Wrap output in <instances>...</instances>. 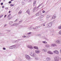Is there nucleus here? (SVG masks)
<instances>
[{
	"label": "nucleus",
	"instance_id": "obj_1",
	"mask_svg": "<svg viewBox=\"0 0 61 61\" xmlns=\"http://www.w3.org/2000/svg\"><path fill=\"white\" fill-rule=\"evenodd\" d=\"M30 56H33V57H36V54L34 53V52H31L30 53Z\"/></svg>",
	"mask_w": 61,
	"mask_h": 61
},
{
	"label": "nucleus",
	"instance_id": "obj_2",
	"mask_svg": "<svg viewBox=\"0 0 61 61\" xmlns=\"http://www.w3.org/2000/svg\"><path fill=\"white\" fill-rule=\"evenodd\" d=\"M25 58L27 60H30V57L29 55H25Z\"/></svg>",
	"mask_w": 61,
	"mask_h": 61
},
{
	"label": "nucleus",
	"instance_id": "obj_3",
	"mask_svg": "<svg viewBox=\"0 0 61 61\" xmlns=\"http://www.w3.org/2000/svg\"><path fill=\"white\" fill-rule=\"evenodd\" d=\"M52 22H51L48 24L47 26L48 27H51L52 26Z\"/></svg>",
	"mask_w": 61,
	"mask_h": 61
},
{
	"label": "nucleus",
	"instance_id": "obj_4",
	"mask_svg": "<svg viewBox=\"0 0 61 61\" xmlns=\"http://www.w3.org/2000/svg\"><path fill=\"white\" fill-rule=\"evenodd\" d=\"M53 52L56 55H58L59 54V51L57 50L54 51Z\"/></svg>",
	"mask_w": 61,
	"mask_h": 61
},
{
	"label": "nucleus",
	"instance_id": "obj_5",
	"mask_svg": "<svg viewBox=\"0 0 61 61\" xmlns=\"http://www.w3.org/2000/svg\"><path fill=\"white\" fill-rule=\"evenodd\" d=\"M47 54H50V55H53L54 54L53 52H52V51H49L47 52Z\"/></svg>",
	"mask_w": 61,
	"mask_h": 61
},
{
	"label": "nucleus",
	"instance_id": "obj_6",
	"mask_svg": "<svg viewBox=\"0 0 61 61\" xmlns=\"http://www.w3.org/2000/svg\"><path fill=\"white\" fill-rule=\"evenodd\" d=\"M41 51L40 50H35V53H36L37 54H39V53H40Z\"/></svg>",
	"mask_w": 61,
	"mask_h": 61
},
{
	"label": "nucleus",
	"instance_id": "obj_7",
	"mask_svg": "<svg viewBox=\"0 0 61 61\" xmlns=\"http://www.w3.org/2000/svg\"><path fill=\"white\" fill-rule=\"evenodd\" d=\"M27 47L30 49H33V47L31 45H28Z\"/></svg>",
	"mask_w": 61,
	"mask_h": 61
},
{
	"label": "nucleus",
	"instance_id": "obj_8",
	"mask_svg": "<svg viewBox=\"0 0 61 61\" xmlns=\"http://www.w3.org/2000/svg\"><path fill=\"white\" fill-rule=\"evenodd\" d=\"M51 47H55V46H56V45L54 43L52 44L51 45Z\"/></svg>",
	"mask_w": 61,
	"mask_h": 61
},
{
	"label": "nucleus",
	"instance_id": "obj_9",
	"mask_svg": "<svg viewBox=\"0 0 61 61\" xmlns=\"http://www.w3.org/2000/svg\"><path fill=\"white\" fill-rule=\"evenodd\" d=\"M60 41L58 40H57L55 41V43L56 44H60Z\"/></svg>",
	"mask_w": 61,
	"mask_h": 61
},
{
	"label": "nucleus",
	"instance_id": "obj_10",
	"mask_svg": "<svg viewBox=\"0 0 61 61\" xmlns=\"http://www.w3.org/2000/svg\"><path fill=\"white\" fill-rule=\"evenodd\" d=\"M51 58H50L49 57H47L46 58V60L48 61H50L51 60Z\"/></svg>",
	"mask_w": 61,
	"mask_h": 61
},
{
	"label": "nucleus",
	"instance_id": "obj_11",
	"mask_svg": "<svg viewBox=\"0 0 61 61\" xmlns=\"http://www.w3.org/2000/svg\"><path fill=\"white\" fill-rule=\"evenodd\" d=\"M52 19H55L56 18V15H53L52 16Z\"/></svg>",
	"mask_w": 61,
	"mask_h": 61
},
{
	"label": "nucleus",
	"instance_id": "obj_12",
	"mask_svg": "<svg viewBox=\"0 0 61 61\" xmlns=\"http://www.w3.org/2000/svg\"><path fill=\"white\" fill-rule=\"evenodd\" d=\"M45 46L46 47H47V48H49V47L50 46L48 44L45 45Z\"/></svg>",
	"mask_w": 61,
	"mask_h": 61
},
{
	"label": "nucleus",
	"instance_id": "obj_13",
	"mask_svg": "<svg viewBox=\"0 0 61 61\" xmlns=\"http://www.w3.org/2000/svg\"><path fill=\"white\" fill-rule=\"evenodd\" d=\"M44 17V15H42L41 16H40L39 17V19H41V18H42Z\"/></svg>",
	"mask_w": 61,
	"mask_h": 61
},
{
	"label": "nucleus",
	"instance_id": "obj_14",
	"mask_svg": "<svg viewBox=\"0 0 61 61\" xmlns=\"http://www.w3.org/2000/svg\"><path fill=\"white\" fill-rule=\"evenodd\" d=\"M36 4V0H35L33 3V6H35Z\"/></svg>",
	"mask_w": 61,
	"mask_h": 61
},
{
	"label": "nucleus",
	"instance_id": "obj_15",
	"mask_svg": "<svg viewBox=\"0 0 61 61\" xmlns=\"http://www.w3.org/2000/svg\"><path fill=\"white\" fill-rule=\"evenodd\" d=\"M36 11V8L35 7L33 9V11L35 12V11Z\"/></svg>",
	"mask_w": 61,
	"mask_h": 61
},
{
	"label": "nucleus",
	"instance_id": "obj_16",
	"mask_svg": "<svg viewBox=\"0 0 61 61\" xmlns=\"http://www.w3.org/2000/svg\"><path fill=\"white\" fill-rule=\"evenodd\" d=\"M27 13L28 14H29V15H30V11H29V10H28L27 11Z\"/></svg>",
	"mask_w": 61,
	"mask_h": 61
},
{
	"label": "nucleus",
	"instance_id": "obj_17",
	"mask_svg": "<svg viewBox=\"0 0 61 61\" xmlns=\"http://www.w3.org/2000/svg\"><path fill=\"white\" fill-rule=\"evenodd\" d=\"M18 14L19 15H21L22 14V11L21 10H20L18 12Z\"/></svg>",
	"mask_w": 61,
	"mask_h": 61
},
{
	"label": "nucleus",
	"instance_id": "obj_18",
	"mask_svg": "<svg viewBox=\"0 0 61 61\" xmlns=\"http://www.w3.org/2000/svg\"><path fill=\"white\" fill-rule=\"evenodd\" d=\"M19 41V40H16V41H12V43H15V42H17V41Z\"/></svg>",
	"mask_w": 61,
	"mask_h": 61
},
{
	"label": "nucleus",
	"instance_id": "obj_19",
	"mask_svg": "<svg viewBox=\"0 0 61 61\" xmlns=\"http://www.w3.org/2000/svg\"><path fill=\"white\" fill-rule=\"evenodd\" d=\"M34 48L35 49H38V48L37 47H36V46H34Z\"/></svg>",
	"mask_w": 61,
	"mask_h": 61
},
{
	"label": "nucleus",
	"instance_id": "obj_20",
	"mask_svg": "<svg viewBox=\"0 0 61 61\" xmlns=\"http://www.w3.org/2000/svg\"><path fill=\"white\" fill-rule=\"evenodd\" d=\"M58 28L59 29H61V25H60L58 26Z\"/></svg>",
	"mask_w": 61,
	"mask_h": 61
},
{
	"label": "nucleus",
	"instance_id": "obj_21",
	"mask_svg": "<svg viewBox=\"0 0 61 61\" xmlns=\"http://www.w3.org/2000/svg\"><path fill=\"white\" fill-rule=\"evenodd\" d=\"M15 26H16V27L17 26V25H19V24L18 23H15Z\"/></svg>",
	"mask_w": 61,
	"mask_h": 61
},
{
	"label": "nucleus",
	"instance_id": "obj_22",
	"mask_svg": "<svg viewBox=\"0 0 61 61\" xmlns=\"http://www.w3.org/2000/svg\"><path fill=\"white\" fill-rule=\"evenodd\" d=\"M42 43H44V44H47V42H46V41H42Z\"/></svg>",
	"mask_w": 61,
	"mask_h": 61
},
{
	"label": "nucleus",
	"instance_id": "obj_23",
	"mask_svg": "<svg viewBox=\"0 0 61 61\" xmlns=\"http://www.w3.org/2000/svg\"><path fill=\"white\" fill-rule=\"evenodd\" d=\"M35 60H38L39 58H38V57H35Z\"/></svg>",
	"mask_w": 61,
	"mask_h": 61
},
{
	"label": "nucleus",
	"instance_id": "obj_24",
	"mask_svg": "<svg viewBox=\"0 0 61 61\" xmlns=\"http://www.w3.org/2000/svg\"><path fill=\"white\" fill-rule=\"evenodd\" d=\"M10 49H13V46H10L9 47Z\"/></svg>",
	"mask_w": 61,
	"mask_h": 61
},
{
	"label": "nucleus",
	"instance_id": "obj_25",
	"mask_svg": "<svg viewBox=\"0 0 61 61\" xmlns=\"http://www.w3.org/2000/svg\"><path fill=\"white\" fill-rule=\"evenodd\" d=\"M7 18L9 20H10V19H11V17H7Z\"/></svg>",
	"mask_w": 61,
	"mask_h": 61
},
{
	"label": "nucleus",
	"instance_id": "obj_26",
	"mask_svg": "<svg viewBox=\"0 0 61 61\" xmlns=\"http://www.w3.org/2000/svg\"><path fill=\"white\" fill-rule=\"evenodd\" d=\"M30 37V35H29L26 36V38H29V37Z\"/></svg>",
	"mask_w": 61,
	"mask_h": 61
},
{
	"label": "nucleus",
	"instance_id": "obj_27",
	"mask_svg": "<svg viewBox=\"0 0 61 61\" xmlns=\"http://www.w3.org/2000/svg\"><path fill=\"white\" fill-rule=\"evenodd\" d=\"M13 24V22L12 21H10L9 22V24L10 25H11V24Z\"/></svg>",
	"mask_w": 61,
	"mask_h": 61
},
{
	"label": "nucleus",
	"instance_id": "obj_28",
	"mask_svg": "<svg viewBox=\"0 0 61 61\" xmlns=\"http://www.w3.org/2000/svg\"><path fill=\"white\" fill-rule=\"evenodd\" d=\"M38 13L39 15H41V12H39Z\"/></svg>",
	"mask_w": 61,
	"mask_h": 61
},
{
	"label": "nucleus",
	"instance_id": "obj_29",
	"mask_svg": "<svg viewBox=\"0 0 61 61\" xmlns=\"http://www.w3.org/2000/svg\"><path fill=\"white\" fill-rule=\"evenodd\" d=\"M42 3L40 4L39 6L37 8H39V7H40V6H41V5H42Z\"/></svg>",
	"mask_w": 61,
	"mask_h": 61
},
{
	"label": "nucleus",
	"instance_id": "obj_30",
	"mask_svg": "<svg viewBox=\"0 0 61 61\" xmlns=\"http://www.w3.org/2000/svg\"><path fill=\"white\" fill-rule=\"evenodd\" d=\"M49 17H50V16L49 15H47L46 17V18H49Z\"/></svg>",
	"mask_w": 61,
	"mask_h": 61
},
{
	"label": "nucleus",
	"instance_id": "obj_31",
	"mask_svg": "<svg viewBox=\"0 0 61 61\" xmlns=\"http://www.w3.org/2000/svg\"><path fill=\"white\" fill-rule=\"evenodd\" d=\"M11 26H15V24H14L12 25H11Z\"/></svg>",
	"mask_w": 61,
	"mask_h": 61
},
{
	"label": "nucleus",
	"instance_id": "obj_32",
	"mask_svg": "<svg viewBox=\"0 0 61 61\" xmlns=\"http://www.w3.org/2000/svg\"><path fill=\"white\" fill-rule=\"evenodd\" d=\"M59 34L60 35H61V30L59 32Z\"/></svg>",
	"mask_w": 61,
	"mask_h": 61
},
{
	"label": "nucleus",
	"instance_id": "obj_33",
	"mask_svg": "<svg viewBox=\"0 0 61 61\" xmlns=\"http://www.w3.org/2000/svg\"><path fill=\"white\" fill-rule=\"evenodd\" d=\"M12 47L13 48H14L15 47V45L12 46Z\"/></svg>",
	"mask_w": 61,
	"mask_h": 61
},
{
	"label": "nucleus",
	"instance_id": "obj_34",
	"mask_svg": "<svg viewBox=\"0 0 61 61\" xmlns=\"http://www.w3.org/2000/svg\"><path fill=\"white\" fill-rule=\"evenodd\" d=\"M47 50L46 49H45L44 52H47Z\"/></svg>",
	"mask_w": 61,
	"mask_h": 61
},
{
	"label": "nucleus",
	"instance_id": "obj_35",
	"mask_svg": "<svg viewBox=\"0 0 61 61\" xmlns=\"http://www.w3.org/2000/svg\"><path fill=\"white\" fill-rule=\"evenodd\" d=\"M10 5L11 6H14V5H13V4H11Z\"/></svg>",
	"mask_w": 61,
	"mask_h": 61
},
{
	"label": "nucleus",
	"instance_id": "obj_36",
	"mask_svg": "<svg viewBox=\"0 0 61 61\" xmlns=\"http://www.w3.org/2000/svg\"><path fill=\"white\" fill-rule=\"evenodd\" d=\"M11 14H10L9 15H8V17H10L11 16Z\"/></svg>",
	"mask_w": 61,
	"mask_h": 61
},
{
	"label": "nucleus",
	"instance_id": "obj_37",
	"mask_svg": "<svg viewBox=\"0 0 61 61\" xmlns=\"http://www.w3.org/2000/svg\"><path fill=\"white\" fill-rule=\"evenodd\" d=\"M45 49H42V51H43L44 52L45 51Z\"/></svg>",
	"mask_w": 61,
	"mask_h": 61
},
{
	"label": "nucleus",
	"instance_id": "obj_38",
	"mask_svg": "<svg viewBox=\"0 0 61 61\" xmlns=\"http://www.w3.org/2000/svg\"><path fill=\"white\" fill-rule=\"evenodd\" d=\"M36 16H38L39 15L38 14V13H36Z\"/></svg>",
	"mask_w": 61,
	"mask_h": 61
},
{
	"label": "nucleus",
	"instance_id": "obj_39",
	"mask_svg": "<svg viewBox=\"0 0 61 61\" xmlns=\"http://www.w3.org/2000/svg\"><path fill=\"white\" fill-rule=\"evenodd\" d=\"M23 38H25V37H26V36H22Z\"/></svg>",
	"mask_w": 61,
	"mask_h": 61
},
{
	"label": "nucleus",
	"instance_id": "obj_40",
	"mask_svg": "<svg viewBox=\"0 0 61 61\" xmlns=\"http://www.w3.org/2000/svg\"><path fill=\"white\" fill-rule=\"evenodd\" d=\"M3 16V15H1L0 16V18H1Z\"/></svg>",
	"mask_w": 61,
	"mask_h": 61
},
{
	"label": "nucleus",
	"instance_id": "obj_41",
	"mask_svg": "<svg viewBox=\"0 0 61 61\" xmlns=\"http://www.w3.org/2000/svg\"><path fill=\"white\" fill-rule=\"evenodd\" d=\"M31 33V32H29L28 33H27V35H30Z\"/></svg>",
	"mask_w": 61,
	"mask_h": 61
},
{
	"label": "nucleus",
	"instance_id": "obj_42",
	"mask_svg": "<svg viewBox=\"0 0 61 61\" xmlns=\"http://www.w3.org/2000/svg\"><path fill=\"white\" fill-rule=\"evenodd\" d=\"M3 50H6V49H5V48L4 47L3 48Z\"/></svg>",
	"mask_w": 61,
	"mask_h": 61
},
{
	"label": "nucleus",
	"instance_id": "obj_43",
	"mask_svg": "<svg viewBox=\"0 0 61 61\" xmlns=\"http://www.w3.org/2000/svg\"><path fill=\"white\" fill-rule=\"evenodd\" d=\"M29 30H31V29H32V28H31V27H30L29 28Z\"/></svg>",
	"mask_w": 61,
	"mask_h": 61
},
{
	"label": "nucleus",
	"instance_id": "obj_44",
	"mask_svg": "<svg viewBox=\"0 0 61 61\" xmlns=\"http://www.w3.org/2000/svg\"><path fill=\"white\" fill-rule=\"evenodd\" d=\"M42 12L43 13H45V11L43 10L42 11Z\"/></svg>",
	"mask_w": 61,
	"mask_h": 61
},
{
	"label": "nucleus",
	"instance_id": "obj_45",
	"mask_svg": "<svg viewBox=\"0 0 61 61\" xmlns=\"http://www.w3.org/2000/svg\"><path fill=\"white\" fill-rule=\"evenodd\" d=\"M6 15H5V16H4V18H5V17H6Z\"/></svg>",
	"mask_w": 61,
	"mask_h": 61
},
{
	"label": "nucleus",
	"instance_id": "obj_46",
	"mask_svg": "<svg viewBox=\"0 0 61 61\" xmlns=\"http://www.w3.org/2000/svg\"><path fill=\"white\" fill-rule=\"evenodd\" d=\"M9 4H11V1H10L9 2Z\"/></svg>",
	"mask_w": 61,
	"mask_h": 61
},
{
	"label": "nucleus",
	"instance_id": "obj_47",
	"mask_svg": "<svg viewBox=\"0 0 61 61\" xmlns=\"http://www.w3.org/2000/svg\"><path fill=\"white\" fill-rule=\"evenodd\" d=\"M37 36H41V34H38L37 35Z\"/></svg>",
	"mask_w": 61,
	"mask_h": 61
},
{
	"label": "nucleus",
	"instance_id": "obj_48",
	"mask_svg": "<svg viewBox=\"0 0 61 61\" xmlns=\"http://www.w3.org/2000/svg\"><path fill=\"white\" fill-rule=\"evenodd\" d=\"M8 9V7H6L5 8V9L6 10H7V9Z\"/></svg>",
	"mask_w": 61,
	"mask_h": 61
},
{
	"label": "nucleus",
	"instance_id": "obj_49",
	"mask_svg": "<svg viewBox=\"0 0 61 61\" xmlns=\"http://www.w3.org/2000/svg\"><path fill=\"white\" fill-rule=\"evenodd\" d=\"M40 26H38V28H40Z\"/></svg>",
	"mask_w": 61,
	"mask_h": 61
},
{
	"label": "nucleus",
	"instance_id": "obj_50",
	"mask_svg": "<svg viewBox=\"0 0 61 61\" xmlns=\"http://www.w3.org/2000/svg\"><path fill=\"white\" fill-rule=\"evenodd\" d=\"M6 26V24H5V25H4V27H5V26Z\"/></svg>",
	"mask_w": 61,
	"mask_h": 61
},
{
	"label": "nucleus",
	"instance_id": "obj_51",
	"mask_svg": "<svg viewBox=\"0 0 61 61\" xmlns=\"http://www.w3.org/2000/svg\"><path fill=\"white\" fill-rule=\"evenodd\" d=\"M21 22H22V21H20L19 22V23H21Z\"/></svg>",
	"mask_w": 61,
	"mask_h": 61
},
{
	"label": "nucleus",
	"instance_id": "obj_52",
	"mask_svg": "<svg viewBox=\"0 0 61 61\" xmlns=\"http://www.w3.org/2000/svg\"><path fill=\"white\" fill-rule=\"evenodd\" d=\"M36 29H37V28H38V27H37V26L36 27Z\"/></svg>",
	"mask_w": 61,
	"mask_h": 61
},
{
	"label": "nucleus",
	"instance_id": "obj_53",
	"mask_svg": "<svg viewBox=\"0 0 61 61\" xmlns=\"http://www.w3.org/2000/svg\"><path fill=\"white\" fill-rule=\"evenodd\" d=\"M22 4H23V5H24V4H25V3L24 2H22Z\"/></svg>",
	"mask_w": 61,
	"mask_h": 61
},
{
	"label": "nucleus",
	"instance_id": "obj_54",
	"mask_svg": "<svg viewBox=\"0 0 61 61\" xmlns=\"http://www.w3.org/2000/svg\"><path fill=\"white\" fill-rule=\"evenodd\" d=\"M46 20H48V18H46Z\"/></svg>",
	"mask_w": 61,
	"mask_h": 61
},
{
	"label": "nucleus",
	"instance_id": "obj_55",
	"mask_svg": "<svg viewBox=\"0 0 61 61\" xmlns=\"http://www.w3.org/2000/svg\"><path fill=\"white\" fill-rule=\"evenodd\" d=\"M1 5H3V3H1Z\"/></svg>",
	"mask_w": 61,
	"mask_h": 61
},
{
	"label": "nucleus",
	"instance_id": "obj_56",
	"mask_svg": "<svg viewBox=\"0 0 61 61\" xmlns=\"http://www.w3.org/2000/svg\"><path fill=\"white\" fill-rule=\"evenodd\" d=\"M36 28H33V29H36Z\"/></svg>",
	"mask_w": 61,
	"mask_h": 61
},
{
	"label": "nucleus",
	"instance_id": "obj_57",
	"mask_svg": "<svg viewBox=\"0 0 61 61\" xmlns=\"http://www.w3.org/2000/svg\"><path fill=\"white\" fill-rule=\"evenodd\" d=\"M2 8H4V6H2Z\"/></svg>",
	"mask_w": 61,
	"mask_h": 61
},
{
	"label": "nucleus",
	"instance_id": "obj_58",
	"mask_svg": "<svg viewBox=\"0 0 61 61\" xmlns=\"http://www.w3.org/2000/svg\"><path fill=\"white\" fill-rule=\"evenodd\" d=\"M21 26V25H19L18 27H20V26Z\"/></svg>",
	"mask_w": 61,
	"mask_h": 61
},
{
	"label": "nucleus",
	"instance_id": "obj_59",
	"mask_svg": "<svg viewBox=\"0 0 61 61\" xmlns=\"http://www.w3.org/2000/svg\"><path fill=\"white\" fill-rule=\"evenodd\" d=\"M17 21V19H16L15 21V22H16V21Z\"/></svg>",
	"mask_w": 61,
	"mask_h": 61
},
{
	"label": "nucleus",
	"instance_id": "obj_60",
	"mask_svg": "<svg viewBox=\"0 0 61 61\" xmlns=\"http://www.w3.org/2000/svg\"><path fill=\"white\" fill-rule=\"evenodd\" d=\"M10 12H11V11H9V13H10Z\"/></svg>",
	"mask_w": 61,
	"mask_h": 61
},
{
	"label": "nucleus",
	"instance_id": "obj_61",
	"mask_svg": "<svg viewBox=\"0 0 61 61\" xmlns=\"http://www.w3.org/2000/svg\"><path fill=\"white\" fill-rule=\"evenodd\" d=\"M14 0H11V1H14Z\"/></svg>",
	"mask_w": 61,
	"mask_h": 61
},
{
	"label": "nucleus",
	"instance_id": "obj_62",
	"mask_svg": "<svg viewBox=\"0 0 61 61\" xmlns=\"http://www.w3.org/2000/svg\"><path fill=\"white\" fill-rule=\"evenodd\" d=\"M46 22L44 23V24H46Z\"/></svg>",
	"mask_w": 61,
	"mask_h": 61
},
{
	"label": "nucleus",
	"instance_id": "obj_63",
	"mask_svg": "<svg viewBox=\"0 0 61 61\" xmlns=\"http://www.w3.org/2000/svg\"><path fill=\"white\" fill-rule=\"evenodd\" d=\"M45 26V24H44L43 26Z\"/></svg>",
	"mask_w": 61,
	"mask_h": 61
},
{
	"label": "nucleus",
	"instance_id": "obj_64",
	"mask_svg": "<svg viewBox=\"0 0 61 61\" xmlns=\"http://www.w3.org/2000/svg\"><path fill=\"white\" fill-rule=\"evenodd\" d=\"M1 34H1V33H0V35H1Z\"/></svg>",
	"mask_w": 61,
	"mask_h": 61
}]
</instances>
